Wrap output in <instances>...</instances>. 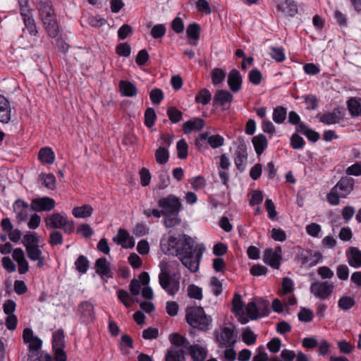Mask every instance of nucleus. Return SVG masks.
I'll return each instance as SVG.
<instances>
[{"mask_svg":"<svg viewBox=\"0 0 361 361\" xmlns=\"http://www.w3.org/2000/svg\"><path fill=\"white\" fill-rule=\"evenodd\" d=\"M245 310L249 318L252 320L261 317L257 304L254 302H249L246 306Z\"/></svg>","mask_w":361,"mask_h":361,"instance_id":"nucleus-46","label":"nucleus"},{"mask_svg":"<svg viewBox=\"0 0 361 361\" xmlns=\"http://www.w3.org/2000/svg\"><path fill=\"white\" fill-rule=\"evenodd\" d=\"M255 150L257 155H261L267 147L268 142L263 134L254 136L252 140Z\"/></svg>","mask_w":361,"mask_h":361,"instance_id":"nucleus-27","label":"nucleus"},{"mask_svg":"<svg viewBox=\"0 0 361 361\" xmlns=\"http://www.w3.org/2000/svg\"><path fill=\"white\" fill-rule=\"evenodd\" d=\"M296 257L302 265L314 267L322 262L323 256L319 252L300 248Z\"/></svg>","mask_w":361,"mask_h":361,"instance_id":"nucleus-9","label":"nucleus"},{"mask_svg":"<svg viewBox=\"0 0 361 361\" xmlns=\"http://www.w3.org/2000/svg\"><path fill=\"white\" fill-rule=\"evenodd\" d=\"M47 227L51 228H62L64 233L71 234L74 231L75 224L73 221H68L66 216L60 213H54L45 219Z\"/></svg>","mask_w":361,"mask_h":361,"instance_id":"nucleus-4","label":"nucleus"},{"mask_svg":"<svg viewBox=\"0 0 361 361\" xmlns=\"http://www.w3.org/2000/svg\"><path fill=\"white\" fill-rule=\"evenodd\" d=\"M346 173L350 176H358L361 175V161L356 162L348 166L346 169Z\"/></svg>","mask_w":361,"mask_h":361,"instance_id":"nucleus-64","label":"nucleus"},{"mask_svg":"<svg viewBox=\"0 0 361 361\" xmlns=\"http://www.w3.org/2000/svg\"><path fill=\"white\" fill-rule=\"evenodd\" d=\"M336 275L342 281H346L349 276V269L346 264H339L336 268Z\"/></svg>","mask_w":361,"mask_h":361,"instance_id":"nucleus-60","label":"nucleus"},{"mask_svg":"<svg viewBox=\"0 0 361 361\" xmlns=\"http://www.w3.org/2000/svg\"><path fill=\"white\" fill-rule=\"evenodd\" d=\"M208 144L214 149L219 147L224 144V139L220 135H214L208 137Z\"/></svg>","mask_w":361,"mask_h":361,"instance_id":"nucleus-57","label":"nucleus"},{"mask_svg":"<svg viewBox=\"0 0 361 361\" xmlns=\"http://www.w3.org/2000/svg\"><path fill=\"white\" fill-rule=\"evenodd\" d=\"M188 351L193 361H204L207 355V348L199 344L190 345Z\"/></svg>","mask_w":361,"mask_h":361,"instance_id":"nucleus-18","label":"nucleus"},{"mask_svg":"<svg viewBox=\"0 0 361 361\" xmlns=\"http://www.w3.org/2000/svg\"><path fill=\"white\" fill-rule=\"evenodd\" d=\"M270 55L271 58L275 59L277 62H282L286 59L283 48L271 47Z\"/></svg>","mask_w":361,"mask_h":361,"instance_id":"nucleus-59","label":"nucleus"},{"mask_svg":"<svg viewBox=\"0 0 361 361\" xmlns=\"http://www.w3.org/2000/svg\"><path fill=\"white\" fill-rule=\"evenodd\" d=\"M23 21L29 34L32 36H37L38 34V30L34 18H27V20Z\"/></svg>","mask_w":361,"mask_h":361,"instance_id":"nucleus-54","label":"nucleus"},{"mask_svg":"<svg viewBox=\"0 0 361 361\" xmlns=\"http://www.w3.org/2000/svg\"><path fill=\"white\" fill-rule=\"evenodd\" d=\"M117 296L118 300L124 305L127 308L131 307L132 302H134L133 298L130 294L125 290H119L117 292Z\"/></svg>","mask_w":361,"mask_h":361,"instance_id":"nucleus-44","label":"nucleus"},{"mask_svg":"<svg viewBox=\"0 0 361 361\" xmlns=\"http://www.w3.org/2000/svg\"><path fill=\"white\" fill-rule=\"evenodd\" d=\"M95 270L102 276L111 277V269L105 257H101L96 260Z\"/></svg>","mask_w":361,"mask_h":361,"instance_id":"nucleus-31","label":"nucleus"},{"mask_svg":"<svg viewBox=\"0 0 361 361\" xmlns=\"http://www.w3.org/2000/svg\"><path fill=\"white\" fill-rule=\"evenodd\" d=\"M11 118V107L10 102L2 94H0V122L8 123Z\"/></svg>","mask_w":361,"mask_h":361,"instance_id":"nucleus-16","label":"nucleus"},{"mask_svg":"<svg viewBox=\"0 0 361 361\" xmlns=\"http://www.w3.org/2000/svg\"><path fill=\"white\" fill-rule=\"evenodd\" d=\"M354 179L350 177H342L336 185L332 188L330 192L326 195L328 202L334 206L338 205L340 198H345L353 190Z\"/></svg>","mask_w":361,"mask_h":361,"instance_id":"nucleus-2","label":"nucleus"},{"mask_svg":"<svg viewBox=\"0 0 361 361\" xmlns=\"http://www.w3.org/2000/svg\"><path fill=\"white\" fill-rule=\"evenodd\" d=\"M165 216L164 225L166 228H173L178 225L180 219L178 218V214H163Z\"/></svg>","mask_w":361,"mask_h":361,"instance_id":"nucleus-48","label":"nucleus"},{"mask_svg":"<svg viewBox=\"0 0 361 361\" xmlns=\"http://www.w3.org/2000/svg\"><path fill=\"white\" fill-rule=\"evenodd\" d=\"M149 97L154 104H159L164 99V93L161 89H153L149 94Z\"/></svg>","mask_w":361,"mask_h":361,"instance_id":"nucleus-58","label":"nucleus"},{"mask_svg":"<svg viewBox=\"0 0 361 361\" xmlns=\"http://www.w3.org/2000/svg\"><path fill=\"white\" fill-rule=\"evenodd\" d=\"M297 131L303 134L306 137L313 142H317L319 139V134L315 130L309 128L305 124H300L297 126Z\"/></svg>","mask_w":361,"mask_h":361,"instance_id":"nucleus-33","label":"nucleus"},{"mask_svg":"<svg viewBox=\"0 0 361 361\" xmlns=\"http://www.w3.org/2000/svg\"><path fill=\"white\" fill-rule=\"evenodd\" d=\"M75 266L79 273L84 274L89 268V260L85 256L80 255L75 262Z\"/></svg>","mask_w":361,"mask_h":361,"instance_id":"nucleus-40","label":"nucleus"},{"mask_svg":"<svg viewBox=\"0 0 361 361\" xmlns=\"http://www.w3.org/2000/svg\"><path fill=\"white\" fill-rule=\"evenodd\" d=\"M119 89L121 94L125 97H133L137 93V89L135 85L127 80H121L119 82Z\"/></svg>","mask_w":361,"mask_h":361,"instance_id":"nucleus-26","label":"nucleus"},{"mask_svg":"<svg viewBox=\"0 0 361 361\" xmlns=\"http://www.w3.org/2000/svg\"><path fill=\"white\" fill-rule=\"evenodd\" d=\"M243 302L242 301V297L238 293H235L233 298V311L236 314H240L243 311Z\"/></svg>","mask_w":361,"mask_h":361,"instance_id":"nucleus-55","label":"nucleus"},{"mask_svg":"<svg viewBox=\"0 0 361 361\" xmlns=\"http://www.w3.org/2000/svg\"><path fill=\"white\" fill-rule=\"evenodd\" d=\"M276 9L284 16H294L298 13V6L293 0H274Z\"/></svg>","mask_w":361,"mask_h":361,"instance_id":"nucleus-11","label":"nucleus"},{"mask_svg":"<svg viewBox=\"0 0 361 361\" xmlns=\"http://www.w3.org/2000/svg\"><path fill=\"white\" fill-rule=\"evenodd\" d=\"M37 8L40 19L44 17H49L50 15L55 13L50 0H37Z\"/></svg>","mask_w":361,"mask_h":361,"instance_id":"nucleus-24","label":"nucleus"},{"mask_svg":"<svg viewBox=\"0 0 361 361\" xmlns=\"http://www.w3.org/2000/svg\"><path fill=\"white\" fill-rule=\"evenodd\" d=\"M188 294L191 298L196 300H201L202 298V290L201 288L191 284L188 287Z\"/></svg>","mask_w":361,"mask_h":361,"instance_id":"nucleus-52","label":"nucleus"},{"mask_svg":"<svg viewBox=\"0 0 361 361\" xmlns=\"http://www.w3.org/2000/svg\"><path fill=\"white\" fill-rule=\"evenodd\" d=\"M178 157L184 159L188 157V145L184 139L180 140L176 145Z\"/></svg>","mask_w":361,"mask_h":361,"instance_id":"nucleus-47","label":"nucleus"},{"mask_svg":"<svg viewBox=\"0 0 361 361\" xmlns=\"http://www.w3.org/2000/svg\"><path fill=\"white\" fill-rule=\"evenodd\" d=\"M200 27L197 23H192L188 26L186 33L190 44L193 46L197 45V41L200 38Z\"/></svg>","mask_w":361,"mask_h":361,"instance_id":"nucleus-29","label":"nucleus"},{"mask_svg":"<svg viewBox=\"0 0 361 361\" xmlns=\"http://www.w3.org/2000/svg\"><path fill=\"white\" fill-rule=\"evenodd\" d=\"M27 255L31 261H37V267L41 268L44 264V256L42 254V250L39 249V245L37 246H30L25 248Z\"/></svg>","mask_w":361,"mask_h":361,"instance_id":"nucleus-22","label":"nucleus"},{"mask_svg":"<svg viewBox=\"0 0 361 361\" xmlns=\"http://www.w3.org/2000/svg\"><path fill=\"white\" fill-rule=\"evenodd\" d=\"M186 321L193 328L207 331L210 329L212 319L207 316L202 307H191L187 309Z\"/></svg>","mask_w":361,"mask_h":361,"instance_id":"nucleus-3","label":"nucleus"},{"mask_svg":"<svg viewBox=\"0 0 361 361\" xmlns=\"http://www.w3.org/2000/svg\"><path fill=\"white\" fill-rule=\"evenodd\" d=\"M204 126V121L201 118H195L188 121L183 123V128L185 133H190L192 130H200Z\"/></svg>","mask_w":361,"mask_h":361,"instance_id":"nucleus-34","label":"nucleus"},{"mask_svg":"<svg viewBox=\"0 0 361 361\" xmlns=\"http://www.w3.org/2000/svg\"><path fill=\"white\" fill-rule=\"evenodd\" d=\"M52 348L53 349L64 348V334L63 330H57L54 332Z\"/></svg>","mask_w":361,"mask_h":361,"instance_id":"nucleus-41","label":"nucleus"},{"mask_svg":"<svg viewBox=\"0 0 361 361\" xmlns=\"http://www.w3.org/2000/svg\"><path fill=\"white\" fill-rule=\"evenodd\" d=\"M159 283L161 287L170 295H174L180 288L179 281L173 279L166 270L161 271L159 274Z\"/></svg>","mask_w":361,"mask_h":361,"instance_id":"nucleus-7","label":"nucleus"},{"mask_svg":"<svg viewBox=\"0 0 361 361\" xmlns=\"http://www.w3.org/2000/svg\"><path fill=\"white\" fill-rule=\"evenodd\" d=\"M156 114L153 108H147L145 113V124L147 127L151 128L154 126L156 120Z\"/></svg>","mask_w":361,"mask_h":361,"instance_id":"nucleus-50","label":"nucleus"},{"mask_svg":"<svg viewBox=\"0 0 361 361\" xmlns=\"http://www.w3.org/2000/svg\"><path fill=\"white\" fill-rule=\"evenodd\" d=\"M166 32V28L164 24H157L152 27L151 30V35L154 39L163 37Z\"/></svg>","mask_w":361,"mask_h":361,"instance_id":"nucleus-53","label":"nucleus"},{"mask_svg":"<svg viewBox=\"0 0 361 361\" xmlns=\"http://www.w3.org/2000/svg\"><path fill=\"white\" fill-rule=\"evenodd\" d=\"M355 300L350 296H343L338 302V306L343 310H348L355 305Z\"/></svg>","mask_w":361,"mask_h":361,"instance_id":"nucleus-45","label":"nucleus"},{"mask_svg":"<svg viewBox=\"0 0 361 361\" xmlns=\"http://www.w3.org/2000/svg\"><path fill=\"white\" fill-rule=\"evenodd\" d=\"M157 204L162 209L163 214H178L182 209L180 200L173 195L161 198Z\"/></svg>","mask_w":361,"mask_h":361,"instance_id":"nucleus-5","label":"nucleus"},{"mask_svg":"<svg viewBox=\"0 0 361 361\" xmlns=\"http://www.w3.org/2000/svg\"><path fill=\"white\" fill-rule=\"evenodd\" d=\"M77 233L85 238H89L93 235L94 231L89 224H80L77 228Z\"/></svg>","mask_w":361,"mask_h":361,"instance_id":"nucleus-63","label":"nucleus"},{"mask_svg":"<svg viewBox=\"0 0 361 361\" xmlns=\"http://www.w3.org/2000/svg\"><path fill=\"white\" fill-rule=\"evenodd\" d=\"M247 159V153L246 147L243 145H238L235 151L234 162L236 168L240 171L245 169Z\"/></svg>","mask_w":361,"mask_h":361,"instance_id":"nucleus-13","label":"nucleus"},{"mask_svg":"<svg viewBox=\"0 0 361 361\" xmlns=\"http://www.w3.org/2000/svg\"><path fill=\"white\" fill-rule=\"evenodd\" d=\"M78 310L84 322H91L94 319V307L88 301H83L79 304Z\"/></svg>","mask_w":361,"mask_h":361,"instance_id":"nucleus-15","label":"nucleus"},{"mask_svg":"<svg viewBox=\"0 0 361 361\" xmlns=\"http://www.w3.org/2000/svg\"><path fill=\"white\" fill-rule=\"evenodd\" d=\"M40 180L43 181L42 184L48 189L54 190L56 186V178L52 173H41Z\"/></svg>","mask_w":361,"mask_h":361,"instance_id":"nucleus-43","label":"nucleus"},{"mask_svg":"<svg viewBox=\"0 0 361 361\" xmlns=\"http://www.w3.org/2000/svg\"><path fill=\"white\" fill-rule=\"evenodd\" d=\"M334 286L329 281H315L310 288V290L316 298L325 300L329 298L333 293Z\"/></svg>","mask_w":361,"mask_h":361,"instance_id":"nucleus-6","label":"nucleus"},{"mask_svg":"<svg viewBox=\"0 0 361 361\" xmlns=\"http://www.w3.org/2000/svg\"><path fill=\"white\" fill-rule=\"evenodd\" d=\"M190 183L192 185V188L198 190L204 188L206 185V180L202 176L193 177L190 180Z\"/></svg>","mask_w":361,"mask_h":361,"instance_id":"nucleus-62","label":"nucleus"},{"mask_svg":"<svg viewBox=\"0 0 361 361\" xmlns=\"http://www.w3.org/2000/svg\"><path fill=\"white\" fill-rule=\"evenodd\" d=\"M169 119L173 123H178L182 119V113L175 107H171L167 111Z\"/></svg>","mask_w":361,"mask_h":361,"instance_id":"nucleus-61","label":"nucleus"},{"mask_svg":"<svg viewBox=\"0 0 361 361\" xmlns=\"http://www.w3.org/2000/svg\"><path fill=\"white\" fill-rule=\"evenodd\" d=\"M39 237L35 233H28L25 234L22 241L25 248L30 246H37L39 245Z\"/></svg>","mask_w":361,"mask_h":361,"instance_id":"nucleus-42","label":"nucleus"},{"mask_svg":"<svg viewBox=\"0 0 361 361\" xmlns=\"http://www.w3.org/2000/svg\"><path fill=\"white\" fill-rule=\"evenodd\" d=\"M287 116V109L286 108L278 106L274 109L273 111V121L279 124H281L284 122Z\"/></svg>","mask_w":361,"mask_h":361,"instance_id":"nucleus-36","label":"nucleus"},{"mask_svg":"<svg viewBox=\"0 0 361 361\" xmlns=\"http://www.w3.org/2000/svg\"><path fill=\"white\" fill-rule=\"evenodd\" d=\"M93 212V208L90 204H84L80 207H75L72 210V214L75 218L85 219L90 217Z\"/></svg>","mask_w":361,"mask_h":361,"instance_id":"nucleus-32","label":"nucleus"},{"mask_svg":"<svg viewBox=\"0 0 361 361\" xmlns=\"http://www.w3.org/2000/svg\"><path fill=\"white\" fill-rule=\"evenodd\" d=\"M228 85L231 91L238 92L242 86L243 79L240 72L233 69L228 75Z\"/></svg>","mask_w":361,"mask_h":361,"instance_id":"nucleus-20","label":"nucleus"},{"mask_svg":"<svg viewBox=\"0 0 361 361\" xmlns=\"http://www.w3.org/2000/svg\"><path fill=\"white\" fill-rule=\"evenodd\" d=\"M41 20L49 36L55 38L59 34V25L56 14L50 15L49 17H44Z\"/></svg>","mask_w":361,"mask_h":361,"instance_id":"nucleus-14","label":"nucleus"},{"mask_svg":"<svg viewBox=\"0 0 361 361\" xmlns=\"http://www.w3.org/2000/svg\"><path fill=\"white\" fill-rule=\"evenodd\" d=\"M237 334L233 328L224 326L216 334V341L221 348L233 347L236 343Z\"/></svg>","mask_w":361,"mask_h":361,"instance_id":"nucleus-8","label":"nucleus"},{"mask_svg":"<svg viewBox=\"0 0 361 361\" xmlns=\"http://www.w3.org/2000/svg\"><path fill=\"white\" fill-rule=\"evenodd\" d=\"M233 95L226 90H218L214 96V104L216 105H224L227 103H231Z\"/></svg>","mask_w":361,"mask_h":361,"instance_id":"nucleus-30","label":"nucleus"},{"mask_svg":"<svg viewBox=\"0 0 361 361\" xmlns=\"http://www.w3.org/2000/svg\"><path fill=\"white\" fill-rule=\"evenodd\" d=\"M30 207L35 212H49L55 207V201L49 197L35 198L32 200Z\"/></svg>","mask_w":361,"mask_h":361,"instance_id":"nucleus-10","label":"nucleus"},{"mask_svg":"<svg viewBox=\"0 0 361 361\" xmlns=\"http://www.w3.org/2000/svg\"><path fill=\"white\" fill-rule=\"evenodd\" d=\"M347 261L349 265L355 269L361 267V251L357 247H350L347 253Z\"/></svg>","mask_w":361,"mask_h":361,"instance_id":"nucleus-25","label":"nucleus"},{"mask_svg":"<svg viewBox=\"0 0 361 361\" xmlns=\"http://www.w3.org/2000/svg\"><path fill=\"white\" fill-rule=\"evenodd\" d=\"M212 98V95L209 91L207 89H203L199 92L195 97V102L201 103L203 105H206L209 103Z\"/></svg>","mask_w":361,"mask_h":361,"instance_id":"nucleus-49","label":"nucleus"},{"mask_svg":"<svg viewBox=\"0 0 361 361\" xmlns=\"http://www.w3.org/2000/svg\"><path fill=\"white\" fill-rule=\"evenodd\" d=\"M319 121L325 125H332L340 122L342 119L338 110H334L318 116Z\"/></svg>","mask_w":361,"mask_h":361,"instance_id":"nucleus-23","label":"nucleus"},{"mask_svg":"<svg viewBox=\"0 0 361 361\" xmlns=\"http://www.w3.org/2000/svg\"><path fill=\"white\" fill-rule=\"evenodd\" d=\"M38 159L44 164H51L55 161V154L51 148L45 147L39 151Z\"/></svg>","mask_w":361,"mask_h":361,"instance_id":"nucleus-28","label":"nucleus"},{"mask_svg":"<svg viewBox=\"0 0 361 361\" xmlns=\"http://www.w3.org/2000/svg\"><path fill=\"white\" fill-rule=\"evenodd\" d=\"M23 339L28 344L30 351H37L42 345V341L37 336H35L31 329L26 328L23 332Z\"/></svg>","mask_w":361,"mask_h":361,"instance_id":"nucleus-12","label":"nucleus"},{"mask_svg":"<svg viewBox=\"0 0 361 361\" xmlns=\"http://www.w3.org/2000/svg\"><path fill=\"white\" fill-rule=\"evenodd\" d=\"M185 354L182 349L171 348L166 353V361H185Z\"/></svg>","mask_w":361,"mask_h":361,"instance_id":"nucleus-35","label":"nucleus"},{"mask_svg":"<svg viewBox=\"0 0 361 361\" xmlns=\"http://www.w3.org/2000/svg\"><path fill=\"white\" fill-rule=\"evenodd\" d=\"M156 161L159 164H166L169 159V152L166 147H159L155 151Z\"/></svg>","mask_w":361,"mask_h":361,"instance_id":"nucleus-39","label":"nucleus"},{"mask_svg":"<svg viewBox=\"0 0 361 361\" xmlns=\"http://www.w3.org/2000/svg\"><path fill=\"white\" fill-rule=\"evenodd\" d=\"M161 246L163 249H166V253L177 256L191 272L195 273L198 271L202 255L197 252L195 241L192 238L187 235H184L183 239L170 236L167 243H162Z\"/></svg>","mask_w":361,"mask_h":361,"instance_id":"nucleus-1","label":"nucleus"},{"mask_svg":"<svg viewBox=\"0 0 361 361\" xmlns=\"http://www.w3.org/2000/svg\"><path fill=\"white\" fill-rule=\"evenodd\" d=\"M281 256L275 254L273 249L267 248L264 250L263 261L274 269H278L281 265Z\"/></svg>","mask_w":361,"mask_h":361,"instance_id":"nucleus-21","label":"nucleus"},{"mask_svg":"<svg viewBox=\"0 0 361 361\" xmlns=\"http://www.w3.org/2000/svg\"><path fill=\"white\" fill-rule=\"evenodd\" d=\"M225 77L226 73L221 68H214L212 72V82L215 85L222 82Z\"/></svg>","mask_w":361,"mask_h":361,"instance_id":"nucleus-56","label":"nucleus"},{"mask_svg":"<svg viewBox=\"0 0 361 361\" xmlns=\"http://www.w3.org/2000/svg\"><path fill=\"white\" fill-rule=\"evenodd\" d=\"M170 342L176 347H182L184 348H188L189 342L188 341L183 337V336L178 334H172L169 336Z\"/></svg>","mask_w":361,"mask_h":361,"instance_id":"nucleus-37","label":"nucleus"},{"mask_svg":"<svg viewBox=\"0 0 361 361\" xmlns=\"http://www.w3.org/2000/svg\"><path fill=\"white\" fill-rule=\"evenodd\" d=\"M347 106L351 116H358L361 115L359 98L350 99L347 102Z\"/></svg>","mask_w":361,"mask_h":361,"instance_id":"nucleus-38","label":"nucleus"},{"mask_svg":"<svg viewBox=\"0 0 361 361\" xmlns=\"http://www.w3.org/2000/svg\"><path fill=\"white\" fill-rule=\"evenodd\" d=\"M243 341L248 345H253L257 339V336L250 329H245L242 334Z\"/></svg>","mask_w":361,"mask_h":361,"instance_id":"nucleus-51","label":"nucleus"},{"mask_svg":"<svg viewBox=\"0 0 361 361\" xmlns=\"http://www.w3.org/2000/svg\"><path fill=\"white\" fill-rule=\"evenodd\" d=\"M13 207L18 219L25 221L27 219L30 207L27 202L22 200H17Z\"/></svg>","mask_w":361,"mask_h":361,"instance_id":"nucleus-17","label":"nucleus"},{"mask_svg":"<svg viewBox=\"0 0 361 361\" xmlns=\"http://www.w3.org/2000/svg\"><path fill=\"white\" fill-rule=\"evenodd\" d=\"M113 240L126 248H131L135 245V242L128 232L123 228L118 230V234L114 237Z\"/></svg>","mask_w":361,"mask_h":361,"instance_id":"nucleus-19","label":"nucleus"}]
</instances>
